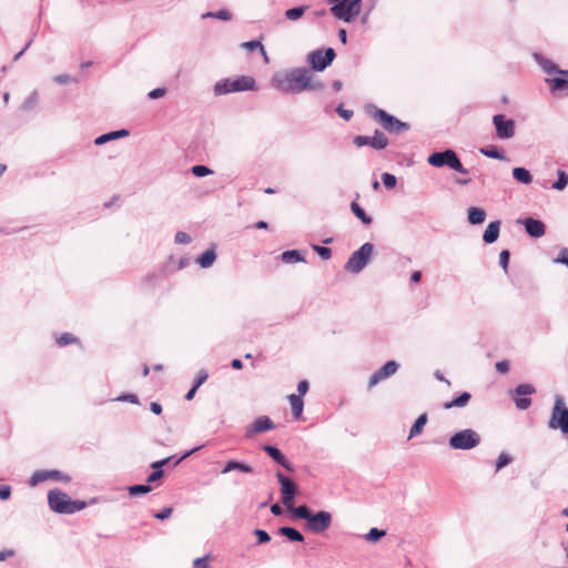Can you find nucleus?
<instances>
[{
	"label": "nucleus",
	"mask_w": 568,
	"mask_h": 568,
	"mask_svg": "<svg viewBox=\"0 0 568 568\" xmlns=\"http://www.w3.org/2000/svg\"><path fill=\"white\" fill-rule=\"evenodd\" d=\"M532 59L546 74L544 79L550 94L554 98L568 97V70L561 69L556 62L546 58L540 52H534Z\"/></svg>",
	"instance_id": "nucleus-1"
},
{
	"label": "nucleus",
	"mask_w": 568,
	"mask_h": 568,
	"mask_svg": "<svg viewBox=\"0 0 568 568\" xmlns=\"http://www.w3.org/2000/svg\"><path fill=\"white\" fill-rule=\"evenodd\" d=\"M310 70L305 67L294 68L285 73H276L272 84L283 93L297 94L307 91Z\"/></svg>",
	"instance_id": "nucleus-2"
},
{
	"label": "nucleus",
	"mask_w": 568,
	"mask_h": 568,
	"mask_svg": "<svg viewBox=\"0 0 568 568\" xmlns=\"http://www.w3.org/2000/svg\"><path fill=\"white\" fill-rule=\"evenodd\" d=\"M292 517L295 519L305 520V528L313 534H322L326 531L332 525V514L326 510H318L313 513L310 506L300 505L292 507Z\"/></svg>",
	"instance_id": "nucleus-3"
},
{
	"label": "nucleus",
	"mask_w": 568,
	"mask_h": 568,
	"mask_svg": "<svg viewBox=\"0 0 568 568\" xmlns=\"http://www.w3.org/2000/svg\"><path fill=\"white\" fill-rule=\"evenodd\" d=\"M257 90L256 81L251 75H240L236 78H226L214 84L213 92L215 95H223L233 92L255 91Z\"/></svg>",
	"instance_id": "nucleus-4"
},
{
	"label": "nucleus",
	"mask_w": 568,
	"mask_h": 568,
	"mask_svg": "<svg viewBox=\"0 0 568 568\" xmlns=\"http://www.w3.org/2000/svg\"><path fill=\"white\" fill-rule=\"evenodd\" d=\"M427 163L437 169L448 168L464 175L469 174V170L463 165L458 154L453 149L430 153Z\"/></svg>",
	"instance_id": "nucleus-5"
},
{
	"label": "nucleus",
	"mask_w": 568,
	"mask_h": 568,
	"mask_svg": "<svg viewBox=\"0 0 568 568\" xmlns=\"http://www.w3.org/2000/svg\"><path fill=\"white\" fill-rule=\"evenodd\" d=\"M480 435L471 428L458 430L448 438L449 447L456 450L474 449L480 444Z\"/></svg>",
	"instance_id": "nucleus-6"
},
{
	"label": "nucleus",
	"mask_w": 568,
	"mask_h": 568,
	"mask_svg": "<svg viewBox=\"0 0 568 568\" xmlns=\"http://www.w3.org/2000/svg\"><path fill=\"white\" fill-rule=\"evenodd\" d=\"M374 251V245L369 242L364 243L358 250L353 252L344 265V270L358 274L362 272L368 262Z\"/></svg>",
	"instance_id": "nucleus-7"
},
{
	"label": "nucleus",
	"mask_w": 568,
	"mask_h": 568,
	"mask_svg": "<svg viewBox=\"0 0 568 568\" xmlns=\"http://www.w3.org/2000/svg\"><path fill=\"white\" fill-rule=\"evenodd\" d=\"M374 111L372 112V116L377 121L382 128L388 133H399L404 131H408L410 129L409 123L404 122L397 119L395 115L388 113L387 111L373 106Z\"/></svg>",
	"instance_id": "nucleus-8"
},
{
	"label": "nucleus",
	"mask_w": 568,
	"mask_h": 568,
	"mask_svg": "<svg viewBox=\"0 0 568 568\" xmlns=\"http://www.w3.org/2000/svg\"><path fill=\"white\" fill-rule=\"evenodd\" d=\"M548 427L554 430L559 429L564 435H568V407L565 406L560 395L555 398Z\"/></svg>",
	"instance_id": "nucleus-9"
},
{
	"label": "nucleus",
	"mask_w": 568,
	"mask_h": 568,
	"mask_svg": "<svg viewBox=\"0 0 568 568\" xmlns=\"http://www.w3.org/2000/svg\"><path fill=\"white\" fill-rule=\"evenodd\" d=\"M335 57L333 48L316 49L307 54L306 61L312 71L322 72L333 63Z\"/></svg>",
	"instance_id": "nucleus-10"
},
{
	"label": "nucleus",
	"mask_w": 568,
	"mask_h": 568,
	"mask_svg": "<svg viewBox=\"0 0 568 568\" xmlns=\"http://www.w3.org/2000/svg\"><path fill=\"white\" fill-rule=\"evenodd\" d=\"M329 10L336 19L349 23L361 13L362 0H344L332 6Z\"/></svg>",
	"instance_id": "nucleus-11"
},
{
	"label": "nucleus",
	"mask_w": 568,
	"mask_h": 568,
	"mask_svg": "<svg viewBox=\"0 0 568 568\" xmlns=\"http://www.w3.org/2000/svg\"><path fill=\"white\" fill-rule=\"evenodd\" d=\"M276 478L281 486V500L291 510V505L293 504L298 493V486L294 480L285 476L281 470L276 471Z\"/></svg>",
	"instance_id": "nucleus-12"
},
{
	"label": "nucleus",
	"mask_w": 568,
	"mask_h": 568,
	"mask_svg": "<svg viewBox=\"0 0 568 568\" xmlns=\"http://www.w3.org/2000/svg\"><path fill=\"white\" fill-rule=\"evenodd\" d=\"M493 124L495 125L496 136L501 140L514 138L516 133V123L513 119H507L505 114H495L493 116Z\"/></svg>",
	"instance_id": "nucleus-13"
},
{
	"label": "nucleus",
	"mask_w": 568,
	"mask_h": 568,
	"mask_svg": "<svg viewBox=\"0 0 568 568\" xmlns=\"http://www.w3.org/2000/svg\"><path fill=\"white\" fill-rule=\"evenodd\" d=\"M353 143L357 146V148H362V146H371L375 150H384L387 148L388 145V139L387 136L378 129H376L374 131V135L373 136H367V135H356L353 140Z\"/></svg>",
	"instance_id": "nucleus-14"
},
{
	"label": "nucleus",
	"mask_w": 568,
	"mask_h": 568,
	"mask_svg": "<svg viewBox=\"0 0 568 568\" xmlns=\"http://www.w3.org/2000/svg\"><path fill=\"white\" fill-rule=\"evenodd\" d=\"M516 396H513L515 405L520 410H526L531 405V399L528 397L536 393V388L532 384L521 383L518 384L513 390Z\"/></svg>",
	"instance_id": "nucleus-15"
},
{
	"label": "nucleus",
	"mask_w": 568,
	"mask_h": 568,
	"mask_svg": "<svg viewBox=\"0 0 568 568\" xmlns=\"http://www.w3.org/2000/svg\"><path fill=\"white\" fill-rule=\"evenodd\" d=\"M70 497L59 488L49 490L48 504L50 509L55 514L67 515Z\"/></svg>",
	"instance_id": "nucleus-16"
},
{
	"label": "nucleus",
	"mask_w": 568,
	"mask_h": 568,
	"mask_svg": "<svg viewBox=\"0 0 568 568\" xmlns=\"http://www.w3.org/2000/svg\"><path fill=\"white\" fill-rule=\"evenodd\" d=\"M48 479H54V480L62 481V483H70L71 481V477L69 475L62 473L61 470H58V469H50V470L41 469V470H36L32 474V476L29 479V485L30 486H37L38 484H40V483H42L44 480H48Z\"/></svg>",
	"instance_id": "nucleus-17"
},
{
	"label": "nucleus",
	"mask_w": 568,
	"mask_h": 568,
	"mask_svg": "<svg viewBox=\"0 0 568 568\" xmlns=\"http://www.w3.org/2000/svg\"><path fill=\"white\" fill-rule=\"evenodd\" d=\"M274 422L266 415L257 417L254 423L246 427L245 429V438L250 439L255 434H261L265 432L273 430L275 428Z\"/></svg>",
	"instance_id": "nucleus-18"
},
{
	"label": "nucleus",
	"mask_w": 568,
	"mask_h": 568,
	"mask_svg": "<svg viewBox=\"0 0 568 568\" xmlns=\"http://www.w3.org/2000/svg\"><path fill=\"white\" fill-rule=\"evenodd\" d=\"M262 449L274 463L282 466L287 471L293 473L295 470L294 465L286 458V456L282 453V450L278 447L270 444H264L262 446Z\"/></svg>",
	"instance_id": "nucleus-19"
},
{
	"label": "nucleus",
	"mask_w": 568,
	"mask_h": 568,
	"mask_svg": "<svg viewBox=\"0 0 568 568\" xmlns=\"http://www.w3.org/2000/svg\"><path fill=\"white\" fill-rule=\"evenodd\" d=\"M399 365L396 361H388L386 362L378 371L373 373L368 381V388L374 387L377 385L382 379H385L393 374H395L398 369Z\"/></svg>",
	"instance_id": "nucleus-20"
},
{
	"label": "nucleus",
	"mask_w": 568,
	"mask_h": 568,
	"mask_svg": "<svg viewBox=\"0 0 568 568\" xmlns=\"http://www.w3.org/2000/svg\"><path fill=\"white\" fill-rule=\"evenodd\" d=\"M517 222L524 225L526 233L532 239H539L544 236L546 233V225L540 220L529 216L525 219H519Z\"/></svg>",
	"instance_id": "nucleus-21"
},
{
	"label": "nucleus",
	"mask_w": 568,
	"mask_h": 568,
	"mask_svg": "<svg viewBox=\"0 0 568 568\" xmlns=\"http://www.w3.org/2000/svg\"><path fill=\"white\" fill-rule=\"evenodd\" d=\"M500 225H501V223L499 220L491 221L490 223H488V225L483 234V241L486 244H493L498 240L499 232H500Z\"/></svg>",
	"instance_id": "nucleus-22"
},
{
	"label": "nucleus",
	"mask_w": 568,
	"mask_h": 568,
	"mask_svg": "<svg viewBox=\"0 0 568 568\" xmlns=\"http://www.w3.org/2000/svg\"><path fill=\"white\" fill-rule=\"evenodd\" d=\"M233 470H239V471H242L244 474H252L253 473V468L251 465H248L247 463H244V462H240V460H236V459H230L225 463L224 467L222 468L221 473L222 474H227V473H231Z\"/></svg>",
	"instance_id": "nucleus-23"
},
{
	"label": "nucleus",
	"mask_w": 568,
	"mask_h": 568,
	"mask_svg": "<svg viewBox=\"0 0 568 568\" xmlns=\"http://www.w3.org/2000/svg\"><path fill=\"white\" fill-rule=\"evenodd\" d=\"M277 534L280 536L285 537L288 541L292 542H304L305 538L304 535L296 529L295 527L291 526H282L277 529Z\"/></svg>",
	"instance_id": "nucleus-24"
},
{
	"label": "nucleus",
	"mask_w": 568,
	"mask_h": 568,
	"mask_svg": "<svg viewBox=\"0 0 568 568\" xmlns=\"http://www.w3.org/2000/svg\"><path fill=\"white\" fill-rule=\"evenodd\" d=\"M129 134H130V132L126 129H120V130L110 131L108 133L101 134L98 138H95L94 144L95 145H103V144L110 142V141H113V140H116V139H121V138H125Z\"/></svg>",
	"instance_id": "nucleus-25"
},
{
	"label": "nucleus",
	"mask_w": 568,
	"mask_h": 568,
	"mask_svg": "<svg viewBox=\"0 0 568 568\" xmlns=\"http://www.w3.org/2000/svg\"><path fill=\"white\" fill-rule=\"evenodd\" d=\"M479 152L489 159H495L499 161H507L508 158L504 151V149L496 145H488L479 149Z\"/></svg>",
	"instance_id": "nucleus-26"
},
{
	"label": "nucleus",
	"mask_w": 568,
	"mask_h": 568,
	"mask_svg": "<svg viewBox=\"0 0 568 568\" xmlns=\"http://www.w3.org/2000/svg\"><path fill=\"white\" fill-rule=\"evenodd\" d=\"M467 220L471 225H479L486 220V211L481 207L470 206L467 210Z\"/></svg>",
	"instance_id": "nucleus-27"
},
{
	"label": "nucleus",
	"mask_w": 568,
	"mask_h": 568,
	"mask_svg": "<svg viewBox=\"0 0 568 568\" xmlns=\"http://www.w3.org/2000/svg\"><path fill=\"white\" fill-rule=\"evenodd\" d=\"M215 260H216V252H215V247L212 246V247L205 250L202 254H200L197 256L196 263L202 268H207L214 264Z\"/></svg>",
	"instance_id": "nucleus-28"
},
{
	"label": "nucleus",
	"mask_w": 568,
	"mask_h": 568,
	"mask_svg": "<svg viewBox=\"0 0 568 568\" xmlns=\"http://www.w3.org/2000/svg\"><path fill=\"white\" fill-rule=\"evenodd\" d=\"M471 398V394L469 392H463L458 396L454 397L452 400L444 403L443 407L445 409H452L455 407H465Z\"/></svg>",
	"instance_id": "nucleus-29"
},
{
	"label": "nucleus",
	"mask_w": 568,
	"mask_h": 568,
	"mask_svg": "<svg viewBox=\"0 0 568 568\" xmlns=\"http://www.w3.org/2000/svg\"><path fill=\"white\" fill-rule=\"evenodd\" d=\"M513 178L521 184H530L532 182V174L524 166H516L513 169Z\"/></svg>",
	"instance_id": "nucleus-30"
},
{
	"label": "nucleus",
	"mask_w": 568,
	"mask_h": 568,
	"mask_svg": "<svg viewBox=\"0 0 568 568\" xmlns=\"http://www.w3.org/2000/svg\"><path fill=\"white\" fill-rule=\"evenodd\" d=\"M351 211L364 225H371L373 223L372 216L368 215L356 201H352Z\"/></svg>",
	"instance_id": "nucleus-31"
},
{
	"label": "nucleus",
	"mask_w": 568,
	"mask_h": 568,
	"mask_svg": "<svg viewBox=\"0 0 568 568\" xmlns=\"http://www.w3.org/2000/svg\"><path fill=\"white\" fill-rule=\"evenodd\" d=\"M281 260L286 264H291L305 262V256L303 252L300 250H287L281 254Z\"/></svg>",
	"instance_id": "nucleus-32"
},
{
	"label": "nucleus",
	"mask_w": 568,
	"mask_h": 568,
	"mask_svg": "<svg viewBox=\"0 0 568 568\" xmlns=\"http://www.w3.org/2000/svg\"><path fill=\"white\" fill-rule=\"evenodd\" d=\"M288 400L292 408V415L295 419H298L302 417L303 408H304V402L303 398L300 396H295V394L288 395Z\"/></svg>",
	"instance_id": "nucleus-33"
},
{
	"label": "nucleus",
	"mask_w": 568,
	"mask_h": 568,
	"mask_svg": "<svg viewBox=\"0 0 568 568\" xmlns=\"http://www.w3.org/2000/svg\"><path fill=\"white\" fill-rule=\"evenodd\" d=\"M428 420L427 414H420L410 427L408 439L422 434L426 423Z\"/></svg>",
	"instance_id": "nucleus-34"
},
{
	"label": "nucleus",
	"mask_w": 568,
	"mask_h": 568,
	"mask_svg": "<svg viewBox=\"0 0 568 568\" xmlns=\"http://www.w3.org/2000/svg\"><path fill=\"white\" fill-rule=\"evenodd\" d=\"M97 503V498H92L89 503L85 501V500H80V499H71L69 500V508H68V513L67 515H71V514H74L77 511H80L82 509H84L88 505H92V504H95Z\"/></svg>",
	"instance_id": "nucleus-35"
},
{
	"label": "nucleus",
	"mask_w": 568,
	"mask_h": 568,
	"mask_svg": "<svg viewBox=\"0 0 568 568\" xmlns=\"http://www.w3.org/2000/svg\"><path fill=\"white\" fill-rule=\"evenodd\" d=\"M152 490L151 485L146 484H135L128 487L129 495L131 497H140L149 494Z\"/></svg>",
	"instance_id": "nucleus-36"
},
{
	"label": "nucleus",
	"mask_w": 568,
	"mask_h": 568,
	"mask_svg": "<svg viewBox=\"0 0 568 568\" xmlns=\"http://www.w3.org/2000/svg\"><path fill=\"white\" fill-rule=\"evenodd\" d=\"M306 10L307 6H297L290 8L285 11V18L290 21H297L303 17Z\"/></svg>",
	"instance_id": "nucleus-37"
},
{
	"label": "nucleus",
	"mask_w": 568,
	"mask_h": 568,
	"mask_svg": "<svg viewBox=\"0 0 568 568\" xmlns=\"http://www.w3.org/2000/svg\"><path fill=\"white\" fill-rule=\"evenodd\" d=\"M214 18L222 21H230L232 19V14L227 9H221L219 11H209L202 14V19Z\"/></svg>",
	"instance_id": "nucleus-38"
},
{
	"label": "nucleus",
	"mask_w": 568,
	"mask_h": 568,
	"mask_svg": "<svg viewBox=\"0 0 568 568\" xmlns=\"http://www.w3.org/2000/svg\"><path fill=\"white\" fill-rule=\"evenodd\" d=\"M384 536H386L385 529L373 527L365 534L364 538L367 542L374 544L379 541Z\"/></svg>",
	"instance_id": "nucleus-39"
},
{
	"label": "nucleus",
	"mask_w": 568,
	"mask_h": 568,
	"mask_svg": "<svg viewBox=\"0 0 568 568\" xmlns=\"http://www.w3.org/2000/svg\"><path fill=\"white\" fill-rule=\"evenodd\" d=\"M203 446H196L190 450L184 452L180 457H176L175 455L165 457L164 459H168V465L173 462V467H176L180 463H182L184 459L190 457L195 452L200 450Z\"/></svg>",
	"instance_id": "nucleus-40"
},
{
	"label": "nucleus",
	"mask_w": 568,
	"mask_h": 568,
	"mask_svg": "<svg viewBox=\"0 0 568 568\" xmlns=\"http://www.w3.org/2000/svg\"><path fill=\"white\" fill-rule=\"evenodd\" d=\"M567 185H568V174L562 170H558L557 171V180L552 183L551 187L557 191H562L564 189H566Z\"/></svg>",
	"instance_id": "nucleus-41"
},
{
	"label": "nucleus",
	"mask_w": 568,
	"mask_h": 568,
	"mask_svg": "<svg viewBox=\"0 0 568 568\" xmlns=\"http://www.w3.org/2000/svg\"><path fill=\"white\" fill-rule=\"evenodd\" d=\"M191 172L196 178H204L213 173V171L203 164H196L191 168Z\"/></svg>",
	"instance_id": "nucleus-42"
},
{
	"label": "nucleus",
	"mask_w": 568,
	"mask_h": 568,
	"mask_svg": "<svg viewBox=\"0 0 568 568\" xmlns=\"http://www.w3.org/2000/svg\"><path fill=\"white\" fill-rule=\"evenodd\" d=\"M312 250L322 258V260H329L332 257V250L327 246L313 244Z\"/></svg>",
	"instance_id": "nucleus-43"
},
{
	"label": "nucleus",
	"mask_w": 568,
	"mask_h": 568,
	"mask_svg": "<svg viewBox=\"0 0 568 568\" xmlns=\"http://www.w3.org/2000/svg\"><path fill=\"white\" fill-rule=\"evenodd\" d=\"M79 342V338L75 337L73 334L71 333H62L58 338H57V344L59 346H67L69 344H72V343H78Z\"/></svg>",
	"instance_id": "nucleus-44"
},
{
	"label": "nucleus",
	"mask_w": 568,
	"mask_h": 568,
	"mask_svg": "<svg viewBox=\"0 0 568 568\" xmlns=\"http://www.w3.org/2000/svg\"><path fill=\"white\" fill-rule=\"evenodd\" d=\"M382 182L387 190H392L396 186L397 179L394 174L385 172L382 174Z\"/></svg>",
	"instance_id": "nucleus-45"
},
{
	"label": "nucleus",
	"mask_w": 568,
	"mask_h": 568,
	"mask_svg": "<svg viewBox=\"0 0 568 568\" xmlns=\"http://www.w3.org/2000/svg\"><path fill=\"white\" fill-rule=\"evenodd\" d=\"M513 462V457L507 453H501L496 460V471H499Z\"/></svg>",
	"instance_id": "nucleus-46"
},
{
	"label": "nucleus",
	"mask_w": 568,
	"mask_h": 568,
	"mask_svg": "<svg viewBox=\"0 0 568 568\" xmlns=\"http://www.w3.org/2000/svg\"><path fill=\"white\" fill-rule=\"evenodd\" d=\"M242 47L247 49L248 51H255L256 49H260L263 55L266 58V51L263 47V44L258 40H251L242 43Z\"/></svg>",
	"instance_id": "nucleus-47"
},
{
	"label": "nucleus",
	"mask_w": 568,
	"mask_h": 568,
	"mask_svg": "<svg viewBox=\"0 0 568 568\" xmlns=\"http://www.w3.org/2000/svg\"><path fill=\"white\" fill-rule=\"evenodd\" d=\"M253 534L256 537L258 545L266 544L271 540L270 534L264 529L255 528Z\"/></svg>",
	"instance_id": "nucleus-48"
},
{
	"label": "nucleus",
	"mask_w": 568,
	"mask_h": 568,
	"mask_svg": "<svg viewBox=\"0 0 568 568\" xmlns=\"http://www.w3.org/2000/svg\"><path fill=\"white\" fill-rule=\"evenodd\" d=\"M207 377V372L205 369H200L193 381L192 386L199 389V387L206 382Z\"/></svg>",
	"instance_id": "nucleus-49"
},
{
	"label": "nucleus",
	"mask_w": 568,
	"mask_h": 568,
	"mask_svg": "<svg viewBox=\"0 0 568 568\" xmlns=\"http://www.w3.org/2000/svg\"><path fill=\"white\" fill-rule=\"evenodd\" d=\"M510 252L508 250H503L499 253V265L507 273L509 265Z\"/></svg>",
	"instance_id": "nucleus-50"
},
{
	"label": "nucleus",
	"mask_w": 568,
	"mask_h": 568,
	"mask_svg": "<svg viewBox=\"0 0 568 568\" xmlns=\"http://www.w3.org/2000/svg\"><path fill=\"white\" fill-rule=\"evenodd\" d=\"M53 81H54L55 83H58V84H61V85H62V84H68V83H70V82H74V83H77V82H78V79H77V78H72L71 75L63 73V74H58V75H55V77L53 78Z\"/></svg>",
	"instance_id": "nucleus-51"
},
{
	"label": "nucleus",
	"mask_w": 568,
	"mask_h": 568,
	"mask_svg": "<svg viewBox=\"0 0 568 568\" xmlns=\"http://www.w3.org/2000/svg\"><path fill=\"white\" fill-rule=\"evenodd\" d=\"M115 400L129 402V403L135 404V405L140 404L139 397L135 394H131V393H124V394L120 395L119 397H116Z\"/></svg>",
	"instance_id": "nucleus-52"
},
{
	"label": "nucleus",
	"mask_w": 568,
	"mask_h": 568,
	"mask_svg": "<svg viewBox=\"0 0 568 568\" xmlns=\"http://www.w3.org/2000/svg\"><path fill=\"white\" fill-rule=\"evenodd\" d=\"M336 112L345 121H349L352 119L353 114H354V112L352 110L345 109L343 103L337 105Z\"/></svg>",
	"instance_id": "nucleus-53"
},
{
	"label": "nucleus",
	"mask_w": 568,
	"mask_h": 568,
	"mask_svg": "<svg viewBox=\"0 0 568 568\" xmlns=\"http://www.w3.org/2000/svg\"><path fill=\"white\" fill-rule=\"evenodd\" d=\"M163 477H164V469L152 470L146 477V483L150 485L152 483H155V481L162 479Z\"/></svg>",
	"instance_id": "nucleus-54"
},
{
	"label": "nucleus",
	"mask_w": 568,
	"mask_h": 568,
	"mask_svg": "<svg viewBox=\"0 0 568 568\" xmlns=\"http://www.w3.org/2000/svg\"><path fill=\"white\" fill-rule=\"evenodd\" d=\"M174 241L178 244H189V243H191L192 237L187 233H185L183 231H179V232H176V234L174 236Z\"/></svg>",
	"instance_id": "nucleus-55"
},
{
	"label": "nucleus",
	"mask_w": 568,
	"mask_h": 568,
	"mask_svg": "<svg viewBox=\"0 0 568 568\" xmlns=\"http://www.w3.org/2000/svg\"><path fill=\"white\" fill-rule=\"evenodd\" d=\"M555 263H559L568 267V247H564L559 251L557 257L555 258Z\"/></svg>",
	"instance_id": "nucleus-56"
},
{
	"label": "nucleus",
	"mask_w": 568,
	"mask_h": 568,
	"mask_svg": "<svg viewBox=\"0 0 568 568\" xmlns=\"http://www.w3.org/2000/svg\"><path fill=\"white\" fill-rule=\"evenodd\" d=\"M173 513L172 507H164L160 511L155 513L153 517L159 520H165L168 519Z\"/></svg>",
	"instance_id": "nucleus-57"
},
{
	"label": "nucleus",
	"mask_w": 568,
	"mask_h": 568,
	"mask_svg": "<svg viewBox=\"0 0 568 568\" xmlns=\"http://www.w3.org/2000/svg\"><path fill=\"white\" fill-rule=\"evenodd\" d=\"M310 384L306 379H302L297 384V394L295 396H300L303 398V396L308 392Z\"/></svg>",
	"instance_id": "nucleus-58"
},
{
	"label": "nucleus",
	"mask_w": 568,
	"mask_h": 568,
	"mask_svg": "<svg viewBox=\"0 0 568 568\" xmlns=\"http://www.w3.org/2000/svg\"><path fill=\"white\" fill-rule=\"evenodd\" d=\"M323 89H324V84L321 81H313L312 73L310 72L307 90L321 91Z\"/></svg>",
	"instance_id": "nucleus-59"
},
{
	"label": "nucleus",
	"mask_w": 568,
	"mask_h": 568,
	"mask_svg": "<svg viewBox=\"0 0 568 568\" xmlns=\"http://www.w3.org/2000/svg\"><path fill=\"white\" fill-rule=\"evenodd\" d=\"M495 367L499 374H506L509 372L510 365H509L508 361L503 359V361L497 362Z\"/></svg>",
	"instance_id": "nucleus-60"
},
{
	"label": "nucleus",
	"mask_w": 568,
	"mask_h": 568,
	"mask_svg": "<svg viewBox=\"0 0 568 568\" xmlns=\"http://www.w3.org/2000/svg\"><path fill=\"white\" fill-rule=\"evenodd\" d=\"M166 92L165 88H155L148 93L149 99L156 100L162 98Z\"/></svg>",
	"instance_id": "nucleus-61"
},
{
	"label": "nucleus",
	"mask_w": 568,
	"mask_h": 568,
	"mask_svg": "<svg viewBox=\"0 0 568 568\" xmlns=\"http://www.w3.org/2000/svg\"><path fill=\"white\" fill-rule=\"evenodd\" d=\"M12 488L10 485H0V500H7L11 496Z\"/></svg>",
	"instance_id": "nucleus-62"
},
{
	"label": "nucleus",
	"mask_w": 568,
	"mask_h": 568,
	"mask_svg": "<svg viewBox=\"0 0 568 568\" xmlns=\"http://www.w3.org/2000/svg\"><path fill=\"white\" fill-rule=\"evenodd\" d=\"M209 556L199 557L193 561V568H210L207 564Z\"/></svg>",
	"instance_id": "nucleus-63"
},
{
	"label": "nucleus",
	"mask_w": 568,
	"mask_h": 568,
	"mask_svg": "<svg viewBox=\"0 0 568 568\" xmlns=\"http://www.w3.org/2000/svg\"><path fill=\"white\" fill-rule=\"evenodd\" d=\"M37 99H38V94L36 91H33L28 98L27 100L24 101V106L26 108H31L36 102H37Z\"/></svg>",
	"instance_id": "nucleus-64"
}]
</instances>
